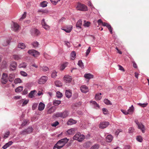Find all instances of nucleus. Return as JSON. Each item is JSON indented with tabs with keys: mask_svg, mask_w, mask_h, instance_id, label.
Instances as JSON below:
<instances>
[{
	"mask_svg": "<svg viewBox=\"0 0 149 149\" xmlns=\"http://www.w3.org/2000/svg\"><path fill=\"white\" fill-rule=\"evenodd\" d=\"M65 94L67 97L68 98H70L71 97L72 94L71 91L70 90H66Z\"/></svg>",
	"mask_w": 149,
	"mask_h": 149,
	"instance_id": "nucleus-15",
	"label": "nucleus"
},
{
	"mask_svg": "<svg viewBox=\"0 0 149 149\" xmlns=\"http://www.w3.org/2000/svg\"><path fill=\"white\" fill-rule=\"evenodd\" d=\"M62 113V118H64L67 117L69 115L68 112L67 111H65Z\"/></svg>",
	"mask_w": 149,
	"mask_h": 149,
	"instance_id": "nucleus-16",
	"label": "nucleus"
},
{
	"mask_svg": "<svg viewBox=\"0 0 149 149\" xmlns=\"http://www.w3.org/2000/svg\"><path fill=\"white\" fill-rule=\"evenodd\" d=\"M107 28H108L111 33H112V28L111 25H109Z\"/></svg>",
	"mask_w": 149,
	"mask_h": 149,
	"instance_id": "nucleus-59",
	"label": "nucleus"
},
{
	"mask_svg": "<svg viewBox=\"0 0 149 149\" xmlns=\"http://www.w3.org/2000/svg\"><path fill=\"white\" fill-rule=\"evenodd\" d=\"M44 56L45 58L46 59H49L51 58L50 56L46 53H44Z\"/></svg>",
	"mask_w": 149,
	"mask_h": 149,
	"instance_id": "nucleus-53",
	"label": "nucleus"
},
{
	"mask_svg": "<svg viewBox=\"0 0 149 149\" xmlns=\"http://www.w3.org/2000/svg\"><path fill=\"white\" fill-rule=\"evenodd\" d=\"M138 104L140 106H141V107H146L147 105H148V103H143V104H141V103H138Z\"/></svg>",
	"mask_w": 149,
	"mask_h": 149,
	"instance_id": "nucleus-47",
	"label": "nucleus"
},
{
	"mask_svg": "<svg viewBox=\"0 0 149 149\" xmlns=\"http://www.w3.org/2000/svg\"><path fill=\"white\" fill-rule=\"evenodd\" d=\"M15 78V76L13 74H11L9 75L8 80L10 82L13 81Z\"/></svg>",
	"mask_w": 149,
	"mask_h": 149,
	"instance_id": "nucleus-25",
	"label": "nucleus"
},
{
	"mask_svg": "<svg viewBox=\"0 0 149 149\" xmlns=\"http://www.w3.org/2000/svg\"><path fill=\"white\" fill-rule=\"evenodd\" d=\"M109 124V123L108 122H103L100 123L99 126L100 128L104 129Z\"/></svg>",
	"mask_w": 149,
	"mask_h": 149,
	"instance_id": "nucleus-8",
	"label": "nucleus"
},
{
	"mask_svg": "<svg viewBox=\"0 0 149 149\" xmlns=\"http://www.w3.org/2000/svg\"><path fill=\"white\" fill-rule=\"evenodd\" d=\"M104 102L107 105L112 104V103H111L110 101L107 99H104Z\"/></svg>",
	"mask_w": 149,
	"mask_h": 149,
	"instance_id": "nucleus-36",
	"label": "nucleus"
},
{
	"mask_svg": "<svg viewBox=\"0 0 149 149\" xmlns=\"http://www.w3.org/2000/svg\"><path fill=\"white\" fill-rule=\"evenodd\" d=\"M1 82L3 84H6L8 81L7 75L5 73H3L2 76Z\"/></svg>",
	"mask_w": 149,
	"mask_h": 149,
	"instance_id": "nucleus-6",
	"label": "nucleus"
},
{
	"mask_svg": "<svg viewBox=\"0 0 149 149\" xmlns=\"http://www.w3.org/2000/svg\"><path fill=\"white\" fill-rule=\"evenodd\" d=\"M55 116L57 117H61L62 118V113L61 112H57L54 114Z\"/></svg>",
	"mask_w": 149,
	"mask_h": 149,
	"instance_id": "nucleus-40",
	"label": "nucleus"
},
{
	"mask_svg": "<svg viewBox=\"0 0 149 149\" xmlns=\"http://www.w3.org/2000/svg\"><path fill=\"white\" fill-rule=\"evenodd\" d=\"M55 85L58 87L60 86H62V84L60 81H56L55 82Z\"/></svg>",
	"mask_w": 149,
	"mask_h": 149,
	"instance_id": "nucleus-34",
	"label": "nucleus"
},
{
	"mask_svg": "<svg viewBox=\"0 0 149 149\" xmlns=\"http://www.w3.org/2000/svg\"><path fill=\"white\" fill-rule=\"evenodd\" d=\"M72 26H71L69 28L65 29H63V30L67 33H69L72 30Z\"/></svg>",
	"mask_w": 149,
	"mask_h": 149,
	"instance_id": "nucleus-30",
	"label": "nucleus"
},
{
	"mask_svg": "<svg viewBox=\"0 0 149 149\" xmlns=\"http://www.w3.org/2000/svg\"><path fill=\"white\" fill-rule=\"evenodd\" d=\"M56 72L55 71H53L52 74V77L53 78H55L56 76Z\"/></svg>",
	"mask_w": 149,
	"mask_h": 149,
	"instance_id": "nucleus-55",
	"label": "nucleus"
},
{
	"mask_svg": "<svg viewBox=\"0 0 149 149\" xmlns=\"http://www.w3.org/2000/svg\"><path fill=\"white\" fill-rule=\"evenodd\" d=\"M20 74L24 77H26L27 75V73L24 71H21L20 72Z\"/></svg>",
	"mask_w": 149,
	"mask_h": 149,
	"instance_id": "nucleus-46",
	"label": "nucleus"
},
{
	"mask_svg": "<svg viewBox=\"0 0 149 149\" xmlns=\"http://www.w3.org/2000/svg\"><path fill=\"white\" fill-rule=\"evenodd\" d=\"M134 132V130L132 127H130L128 129V132L129 133H133Z\"/></svg>",
	"mask_w": 149,
	"mask_h": 149,
	"instance_id": "nucleus-63",
	"label": "nucleus"
},
{
	"mask_svg": "<svg viewBox=\"0 0 149 149\" xmlns=\"http://www.w3.org/2000/svg\"><path fill=\"white\" fill-rule=\"evenodd\" d=\"M78 65L80 67H82L83 66V63L81 60H79L78 61Z\"/></svg>",
	"mask_w": 149,
	"mask_h": 149,
	"instance_id": "nucleus-57",
	"label": "nucleus"
},
{
	"mask_svg": "<svg viewBox=\"0 0 149 149\" xmlns=\"http://www.w3.org/2000/svg\"><path fill=\"white\" fill-rule=\"evenodd\" d=\"M102 111L104 114H106L108 113V110L105 108H103L102 109Z\"/></svg>",
	"mask_w": 149,
	"mask_h": 149,
	"instance_id": "nucleus-52",
	"label": "nucleus"
},
{
	"mask_svg": "<svg viewBox=\"0 0 149 149\" xmlns=\"http://www.w3.org/2000/svg\"><path fill=\"white\" fill-rule=\"evenodd\" d=\"M84 139V136L79 133L76 134L73 137L74 140H77L79 142H81Z\"/></svg>",
	"mask_w": 149,
	"mask_h": 149,
	"instance_id": "nucleus-2",
	"label": "nucleus"
},
{
	"mask_svg": "<svg viewBox=\"0 0 149 149\" xmlns=\"http://www.w3.org/2000/svg\"><path fill=\"white\" fill-rule=\"evenodd\" d=\"M69 140V139L65 138L59 141L54 147V149H60L63 148Z\"/></svg>",
	"mask_w": 149,
	"mask_h": 149,
	"instance_id": "nucleus-1",
	"label": "nucleus"
},
{
	"mask_svg": "<svg viewBox=\"0 0 149 149\" xmlns=\"http://www.w3.org/2000/svg\"><path fill=\"white\" fill-rule=\"evenodd\" d=\"M63 79L66 83H70L71 81L72 78L71 76L66 75L64 77Z\"/></svg>",
	"mask_w": 149,
	"mask_h": 149,
	"instance_id": "nucleus-11",
	"label": "nucleus"
},
{
	"mask_svg": "<svg viewBox=\"0 0 149 149\" xmlns=\"http://www.w3.org/2000/svg\"><path fill=\"white\" fill-rule=\"evenodd\" d=\"M67 132L69 135L73 134L75 133V129L74 128L68 130Z\"/></svg>",
	"mask_w": 149,
	"mask_h": 149,
	"instance_id": "nucleus-23",
	"label": "nucleus"
},
{
	"mask_svg": "<svg viewBox=\"0 0 149 149\" xmlns=\"http://www.w3.org/2000/svg\"><path fill=\"white\" fill-rule=\"evenodd\" d=\"M40 70L45 72L49 70V68L47 66H40Z\"/></svg>",
	"mask_w": 149,
	"mask_h": 149,
	"instance_id": "nucleus-24",
	"label": "nucleus"
},
{
	"mask_svg": "<svg viewBox=\"0 0 149 149\" xmlns=\"http://www.w3.org/2000/svg\"><path fill=\"white\" fill-rule=\"evenodd\" d=\"M45 107V104L42 102H40L39 104L38 109L41 111L44 109Z\"/></svg>",
	"mask_w": 149,
	"mask_h": 149,
	"instance_id": "nucleus-14",
	"label": "nucleus"
},
{
	"mask_svg": "<svg viewBox=\"0 0 149 149\" xmlns=\"http://www.w3.org/2000/svg\"><path fill=\"white\" fill-rule=\"evenodd\" d=\"M99 146L98 144H96L92 146L91 149H98Z\"/></svg>",
	"mask_w": 149,
	"mask_h": 149,
	"instance_id": "nucleus-42",
	"label": "nucleus"
},
{
	"mask_svg": "<svg viewBox=\"0 0 149 149\" xmlns=\"http://www.w3.org/2000/svg\"><path fill=\"white\" fill-rule=\"evenodd\" d=\"M13 58L15 60H18L20 59V57L17 55H14L13 56Z\"/></svg>",
	"mask_w": 149,
	"mask_h": 149,
	"instance_id": "nucleus-38",
	"label": "nucleus"
},
{
	"mask_svg": "<svg viewBox=\"0 0 149 149\" xmlns=\"http://www.w3.org/2000/svg\"><path fill=\"white\" fill-rule=\"evenodd\" d=\"M34 33L36 35H38L40 33L39 31L36 29H34Z\"/></svg>",
	"mask_w": 149,
	"mask_h": 149,
	"instance_id": "nucleus-60",
	"label": "nucleus"
},
{
	"mask_svg": "<svg viewBox=\"0 0 149 149\" xmlns=\"http://www.w3.org/2000/svg\"><path fill=\"white\" fill-rule=\"evenodd\" d=\"M47 3L46 1H43L40 3V6L42 7H45L47 6Z\"/></svg>",
	"mask_w": 149,
	"mask_h": 149,
	"instance_id": "nucleus-33",
	"label": "nucleus"
},
{
	"mask_svg": "<svg viewBox=\"0 0 149 149\" xmlns=\"http://www.w3.org/2000/svg\"><path fill=\"white\" fill-rule=\"evenodd\" d=\"M61 103V101L58 100H54L53 102V104L56 106H58Z\"/></svg>",
	"mask_w": 149,
	"mask_h": 149,
	"instance_id": "nucleus-29",
	"label": "nucleus"
},
{
	"mask_svg": "<svg viewBox=\"0 0 149 149\" xmlns=\"http://www.w3.org/2000/svg\"><path fill=\"white\" fill-rule=\"evenodd\" d=\"M23 90V87L22 86H20L18 87L15 89V91L16 92L18 93L21 92Z\"/></svg>",
	"mask_w": 149,
	"mask_h": 149,
	"instance_id": "nucleus-31",
	"label": "nucleus"
},
{
	"mask_svg": "<svg viewBox=\"0 0 149 149\" xmlns=\"http://www.w3.org/2000/svg\"><path fill=\"white\" fill-rule=\"evenodd\" d=\"M76 8L77 10L81 11H86L88 10L87 7L84 4L78 3Z\"/></svg>",
	"mask_w": 149,
	"mask_h": 149,
	"instance_id": "nucleus-3",
	"label": "nucleus"
},
{
	"mask_svg": "<svg viewBox=\"0 0 149 149\" xmlns=\"http://www.w3.org/2000/svg\"><path fill=\"white\" fill-rule=\"evenodd\" d=\"M36 91L33 90L31 91V92L29 94V97L32 98L34 96V94Z\"/></svg>",
	"mask_w": 149,
	"mask_h": 149,
	"instance_id": "nucleus-32",
	"label": "nucleus"
},
{
	"mask_svg": "<svg viewBox=\"0 0 149 149\" xmlns=\"http://www.w3.org/2000/svg\"><path fill=\"white\" fill-rule=\"evenodd\" d=\"M134 111V107L133 105H132L131 107H130L129 109L127 110V111L129 114L132 113Z\"/></svg>",
	"mask_w": 149,
	"mask_h": 149,
	"instance_id": "nucleus-22",
	"label": "nucleus"
},
{
	"mask_svg": "<svg viewBox=\"0 0 149 149\" xmlns=\"http://www.w3.org/2000/svg\"><path fill=\"white\" fill-rule=\"evenodd\" d=\"M26 129V130L27 133L28 134L32 132L33 130V129L31 127H29L28 128Z\"/></svg>",
	"mask_w": 149,
	"mask_h": 149,
	"instance_id": "nucleus-43",
	"label": "nucleus"
},
{
	"mask_svg": "<svg viewBox=\"0 0 149 149\" xmlns=\"http://www.w3.org/2000/svg\"><path fill=\"white\" fill-rule=\"evenodd\" d=\"M19 25L17 23L13 22L11 25V30L14 31H17L19 29Z\"/></svg>",
	"mask_w": 149,
	"mask_h": 149,
	"instance_id": "nucleus-4",
	"label": "nucleus"
},
{
	"mask_svg": "<svg viewBox=\"0 0 149 149\" xmlns=\"http://www.w3.org/2000/svg\"><path fill=\"white\" fill-rule=\"evenodd\" d=\"M47 80V77L46 76H42L39 79L38 83L40 84H44Z\"/></svg>",
	"mask_w": 149,
	"mask_h": 149,
	"instance_id": "nucleus-7",
	"label": "nucleus"
},
{
	"mask_svg": "<svg viewBox=\"0 0 149 149\" xmlns=\"http://www.w3.org/2000/svg\"><path fill=\"white\" fill-rule=\"evenodd\" d=\"M22 82V80L19 78H17L14 80V82L15 84L20 83Z\"/></svg>",
	"mask_w": 149,
	"mask_h": 149,
	"instance_id": "nucleus-35",
	"label": "nucleus"
},
{
	"mask_svg": "<svg viewBox=\"0 0 149 149\" xmlns=\"http://www.w3.org/2000/svg\"><path fill=\"white\" fill-rule=\"evenodd\" d=\"M56 109L54 107H52L49 108L47 111L48 114H51L54 112L55 110Z\"/></svg>",
	"mask_w": 149,
	"mask_h": 149,
	"instance_id": "nucleus-18",
	"label": "nucleus"
},
{
	"mask_svg": "<svg viewBox=\"0 0 149 149\" xmlns=\"http://www.w3.org/2000/svg\"><path fill=\"white\" fill-rule=\"evenodd\" d=\"M24 44L22 43H20L18 45V48L20 49H24L25 47Z\"/></svg>",
	"mask_w": 149,
	"mask_h": 149,
	"instance_id": "nucleus-26",
	"label": "nucleus"
},
{
	"mask_svg": "<svg viewBox=\"0 0 149 149\" xmlns=\"http://www.w3.org/2000/svg\"><path fill=\"white\" fill-rule=\"evenodd\" d=\"M82 24V21L81 20L79 19L77 22L76 24V27L77 28H81V26Z\"/></svg>",
	"mask_w": 149,
	"mask_h": 149,
	"instance_id": "nucleus-19",
	"label": "nucleus"
},
{
	"mask_svg": "<svg viewBox=\"0 0 149 149\" xmlns=\"http://www.w3.org/2000/svg\"><path fill=\"white\" fill-rule=\"evenodd\" d=\"M59 124V122L58 121H56L55 122L51 124V125L52 127H56Z\"/></svg>",
	"mask_w": 149,
	"mask_h": 149,
	"instance_id": "nucleus-45",
	"label": "nucleus"
},
{
	"mask_svg": "<svg viewBox=\"0 0 149 149\" xmlns=\"http://www.w3.org/2000/svg\"><path fill=\"white\" fill-rule=\"evenodd\" d=\"M26 12H24L23 14L22 17L20 18V20H21V19H23L25 18L26 16Z\"/></svg>",
	"mask_w": 149,
	"mask_h": 149,
	"instance_id": "nucleus-61",
	"label": "nucleus"
},
{
	"mask_svg": "<svg viewBox=\"0 0 149 149\" xmlns=\"http://www.w3.org/2000/svg\"><path fill=\"white\" fill-rule=\"evenodd\" d=\"M26 66V64L24 62L21 63L19 65V67L20 68H25Z\"/></svg>",
	"mask_w": 149,
	"mask_h": 149,
	"instance_id": "nucleus-37",
	"label": "nucleus"
},
{
	"mask_svg": "<svg viewBox=\"0 0 149 149\" xmlns=\"http://www.w3.org/2000/svg\"><path fill=\"white\" fill-rule=\"evenodd\" d=\"M136 123L138 125V128L141 129L142 132L143 133H144L145 132V130L144 125L142 124L139 123V122Z\"/></svg>",
	"mask_w": 149,
	"mask_h": 149,
	"instance_id": "nucleus-12",
	"label": "nucleus"
},
{
	"mask_svg": "<svg viewBox=\"0 0 149 149\" xmlns=\"http://www.w3.org/2000/svg\"><path fill=\"white\" fill-rule=\"evenodd\" d=\"M91 50V47H88V49H87V50L86 52V56H87L89 54V53L90 52Z\"/></svg>",
	"mask_w": 149,
	"mask_h": 149,
	"instance_id": "nucleus-58",
	"label": "nucleus"
},
{
	"mask_svg": "<svg viewBox=\"0 0 149 149\" xmlns=\"http://www.w3.org/2000/svg\"><path fill=\"white\" fill-rule=\"evenodd\" d=\"M41 24L43 27L46 30H49L50 29V26L47 24L45 21L44 19H42L41 22Z\"/></svg>",
	"mask_w": 149,
	"mask_h": 149,
	"instance_id": "nucleus-9",
	"label": "nucleus"
},
{
	"mask_svg": "<svg viewBox=\"0 0 149 149\" xmlns=\"http://www.w3.org/2000/svg\"><path fill=\"white\" fill-rule=\"evenodd\" d=\"M10 132L9 131H8L6 132L3 138L5 139L7 138L8 137V136L10 134Z\"/></svg>",
	"mask_w": 149,
	"mask_h": 149,
	"instance_id": "nucleus-48",
	"label": "nucleus"
},
{
	"mask_svg": "<svg viewBox=\"0 0 149 149\" xmlns=\"http://www.w3.org/2000/svg\"><path fill=\"white\" fill-rule=\"evenodd\" d=\"M76 55V52L74 51L72 52L71 54V59L72 60H74L75 58Z\"/></svg>",
	"mask_w": 149,
	"mask_h": 149,
	"instance_id": "nucleus-28",
	"label": "nucleus"
},
{
	"mask_svg": "<svg viewBox=\"0 0 149 149\" xmlns=\"http://www.w3.org/2000/svg\"><path fill=\"white\" fill-rule=\"evenodd\" d=\"M60 1V0H50L52 3L54 5H56L58 2Z\"/></svg>",
	"mask_w": 149,
	"mask_h": 149,
	"instance_id": "nucleus-50",
	"label": "nucleus"
},
{
	"mask_svg": "<svg viewBox=\"0 0 149 149\" xmlns=\"http://www.w3.org/2000/svg\"><path fill=\"white\" fill-rule=\"evenodd\" d=\"M28 53L33 56L35 57H38L40 55V53L37 51L32 49L28 51Z\"/></svg>",
	"mask_w": 149,
	"mask_h": 149,
	"instance_id": "nucleus-5",
	"label": "nucleus"
},
{
	"mask_svg": "<svg viewBox=\"0 0 149 149\" xmlns=\"http://www.w3.org/2000/svg\"><path fill=\"white\" fill-rule=\"evenodd\" d=\"M20 134L22 135H25L28 133H27V131L26 129L20 132Z\"/></svg>",
	"mask_w": 149,
	"mask_h": 149,
	"instance_id": "nucleus-49",
	"label": "nucleus"
},
{
	"mask_svg": "<svg viewBox=\"0 0 149 149\" xmlns=\"http://www.w3.org/2000/svg\"><path fill=\"white\" fill-rule=\"evenodd\" d=\"M17 63L15 62H11L10 65V68L12 70H13L15 69L17 66Z\"/></svg>",
	"mask_w": 149,
	"mask_h": 149,
	"instance_id": "nucleus-13",
	"label": "nucleus"
},
{
	"mask_svg": "<svg viewBox=\"0 0 149 149\" xmlns=\"http://www.w3.org/2000/svg\"><path fill=\"white\" fill-rule=\"evenodd\" d=\"M9 40H7L6 42H4L3 43V46H6L8 45L9 43Z\"/></svg>",
	"mask_w": 149,
	"mask_h": 149,
	"instance_id": "nucleus-56",
	"label": "nucleus"
},
{
	"mask_svg": "<svg viewBox=\"0 0 149 149\" xmlns=\"http://www.w3.org/2000/svg\"><path fill=\"white\" fill-rule=\"evenodd\" d=\"M136 139L138 141L140 142H142L143 141L142 137L140 136H138L136 138Z\"/></svg>",
	"mask_w": 149,
	"mask_h": 149,
	"instance_id": "nucleus-39",
	"label": "nucleus"
},
{
	"mask_svg": "<svg viewBox=\"0 0 149 149\" xmlns=\"http://www.w3.org/2000/svg\"><path fill=\"white\" fill-rule=\"evenodd\" d=\"M77 123L76 121L72 119H70L67 122V124L68 125H72L75 124Z\"/></svg>",
	"mask_w": 149,
	"mask_h": 149,
	"instance_id": "nucleus-17",
	"label": "nucleus"
},
{
	"mask_svg": "<svg viewBox=\"0 0 149 149\" xmlns=\"http://www.w3.org/2000/svg\"><path fill=\"white\" fill-rule=\"evenodd\" d=\"M67 65V63H65L63 64L61 67V69L62 70L64 69L66 67Z\"/></svg>",
	"mask_w": 149,
	"mask_h": 149,
	"instance_id": "nucleus-64",
	"label": "nucleus"
},
{
	"mask_svg": "<svg viewBox=\"0 0 149 149\" xmlns=\"http://www.w3.org/2000/svg\"><path fill=\"white\" fill-rule=\"evenodd\" d=\"M62 94L59 91H57L56 92V96L58 98H61L62 96Z\"/></svg>",
	"mask_w": 149,
	"mask_h": 149,
	"instance_id": "nucleus-44",
	"label": "nucleus"
},
{
	"mask_svg": "<svg viewBox=\"0 0 149 149\" xmlns=\"http://www.w3.org/2000/svg\"><path fill=\"white\" fill-rule=\"evenodd\" d=\"M38 13L41 12L42 13V14H43V13H47V11L45 10L41 9V10H38Z\"/></svg>",
	"mask_w": 149,
	"mask_h": 149,
	"instance_id": "nucleus-62",
	"label": "nucleus"
},
{
	"mask_svg": "<svg viewBox=\"0 0 149 149\" xmlns=\"http://www.w3.org/2000/svg\"><path fill=\"white\" fill-rule=\"evenodd\" d=\"M84 26L86 27H88L90 25V23L89 22H86L85 21H84Z\"/></svg>",
	"mask_w": 149,
	"mask_h": 149,
	"instance_id": "nucleus-41",
	"label": "nucleus"
},
{
	"mask_svg": "<svg viewBox=\"0 0 149 149\" xmlns=\"http://www.w3.org/2000/svg\"><path fill=\"white\" fill-rule=\"evenodd\" d=\"M28 120H25L23 121V122L22 124V126H25L27 123Z\"/></svg>",
	"mask_w": 149,
	"mask_h": 149,
	"instance_id": "nucleus-54",
	"label": "nucleus"
},
{
	"mask_svg": "<svg viewBox=\"0 0 149 149\" xmlns=\"http://www.w3.org/2000/svg\"><path fill=\"white\" fill-rule=\"evenodd\" d=\"M32 45L34 47H37L38 46V43L37 42H34L33 43Z\"/></svg>",
	"mask_w": 149,
	"mask_h": 149,
	"instance_id": "nucleus-51",
	"label": "nucleus"
},
{
	"mask_svg": "<svg viewBox=\"0 0 149 149\" xmlns=\"http://www.w3.org/2000/svg\"><path fill=\"white\" fill-rule=\"evenodd\" d=\"M84 77L87 79H89L93 77V75L90 73H88L85 74Z\"/></svg>",
	"mask_w": 149,
	"mask_h": 149,
	"instance_id": "nucleus-21",
	"label": "nucleus"
},
{
	"mask_svg": "<svg viewBox=\"0 0 149 149\" xmlns=\"http://www.w3.org/2000/svg\"><path fill=\"white\" fill-rule=\"evenodd\" d=\"M113 138V136L111 135H108L106 137V141L107 142H110L112 141Z\"/></svg>",
	"mask_w": 149,
	"mask_h": 149,
	"instance_id": "nucleus-20",
	"label": "nucleus"
},
{
	"mask_svg": "<svg viewBox=\"0 0 149 149\" xmlns=\"http://www.w3.org/2000/svg\"><path fill=\"white\" fill-rule=\"evenodd\" d=\"M81 91L84 93H86L88 91V88L86 86H82L80 87Z\"/></svg>",
	"mask_w": 149,
	"mask_h": 149,
	"instance_id": "nucleus-10",
	"label": "nucleus"
},
{
	"mask_svg": "<svg viewBox=\"0 0 149 149\" xmlns=\"http://www.w3.org/2000/svg\"><path fill=\"white\" fill-rule=\"evenodd\" d=\"M101 95V93L96 94L95 97L96 100H100L102 98V97L100 96Z\"/></svg>",
	"mask_w": 149,
	"mask_h": 149,
	"instance_id": "nucleus-27",
	"label": "nucleus"
}]
</instances>
